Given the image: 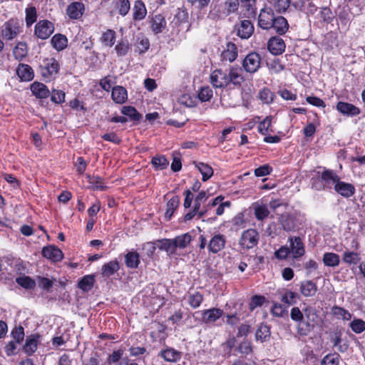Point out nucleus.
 <instances>
[{
	"label": "nucleus",
	"mask_w": 365,
	"mask_h": 365,
	"mask_svg": "<svg viewBox=\"0 0 365 365\" xmlns=\"http://www.w3.org/2000/svg\"><path fill=\"white\" fill-rule=\"evenodd\" d=\"M244 81L242 69L237 67H231L228 70H215L210 75L212 85L218 88H225L230 83L240 86Z\"/></svg>",
	"instance_id": "obj_1"
},
{
	"label": "nucleus",
	"mask_w": 365,
	"mask_h": 365,
	"mask_svg": "<svg viewBox=\"0 0 365 365\" xmlns=\"http://www.w3.org/2000/svg\"><path fill=\"white\" fill-rule=\"evenodd\" d=\"M23 32V23L18 19H11L1 26V36L6 40H13Z\"/></svg>",
	"instance_id": "obj_2"
},
{
	"label": "nucleus",
	"mask_w": 365,
	"mask_h": 365,
	"mask_svg": "<svg viewBox=\"0 0 365 365\" xmlns=\"http://www.w3.org/2000/svg\"><path fill=\"white\" fill-rule=\"evenodd\" d=\"M59 71V64L53 58H46L40 66V72L46 81H51L54 78Z\"/></svg>",
	"instance_id": "obj_3"
},
{
	"label": "nucleus",
	"mask_w": 365,
	"mask_h": 365,
	"mask_svg": "<svg viewBox=\"0 0 365 365\" xmlns=\"http://www.w3.org/2000/svg\"><path fill=\"white\" fill-rule=\"evenodd\" d=\"M261 60V57L257 53H250L245 56L242 62V67L246 72L254 73L260 68Z\"/></svg>",
	"instance_id": "obj_4"
},
{
	"label": "nucleus",
	"mask_w": 365,
	"mask_h": 365,
	"mask_svg": "<svg viewBox=\"0 0 365 365\" xmlns=\"http://www.w3.org/2000/svg\"><path fill=\"white\" fill-rule=\"evenodd\" d=\"M259 240V235L254 229L244 231L239 241L240 245L244 249H251L257 245Z\"/></svg>",
	"instance_id": "obj_5"
},
{
	"label": "nucleus",
	"mask_w": 365,
	"mask_h": 365,
	"mask_svg": "<svg viewBox=\"0 0 365 365\" xmlns=\"http://www.w3.org/2000/svg\"><path fill=\"white\" fill-rule=\"evenodd\" d=\"M53 31L54 26L48 20L39 21L34 28V35L41 39L48 38Z\"/></svg>",
	"instance_id": "obj_6"
},
{
	"label": "nucleus",
	"mask_w": 365,
	"mask_h": 365,
	"mask_svg": "<svg viewBox=\"0 0 365 365\" xmlns=\"http://www.w3.org/2000/svg\"><path fill=\"white\" fill-rule=\"evenodd\" d=\"M289 248L294 259L299 258L305 254V246L302 239L298 236L288 238Z\"/></svg>",
	"instance_id": "obj_7"
},
{
	"label": "nucleus",
	"mask_w": 365,
	"mask_h": 365,
	"mask_svg": "<svg viewBox=\"0 0 365 365\" xmlns=\"http://www.w3.org/2000/svg\"><path fill=\"white\" fill-rule=\"evenodd\" d=\"M225 244L226 237L224 235L215 234L207 245L208 251L210 253L217 254L225 248Z\"/></svg>",
	"instance_id": "obj_8"
},
{
	"label": "nucleus",
	"mask_w": 365,
	"mask_h": 365,
	"mask_svg": "<svg viewBox=\"0 0 365 365\" xmlns=\"http://www.w3.org/2000/svg\"><path fill=\"white\" fill-rule=\"evenodd\" d=\"M339 179V175L331 170H325L321 174V182H322L325 190L334 189Z\"/></svg>",
	"instance_id": "obj_9"
},
{
	"label": "nucleus",
	"mask_w": 365,
	"mask_h": 365,
	"mask_svg": "<svg viewBox=\"0 0 365 365\" xmlns=\"http://www.w3.org/2000/svg\"><path fill=\"white\" fill-rule=\"evenodd\" d=\"M318 315L315 308L307 306L304 308V322L303 324L306 326L307 331H310L314 325L317 323Z\"/></svg>",
	"instance_id": "obj_10"
},
{
	"label": "nucleus",
	"mask_w": 365,
	"mask_h": 365,
	"mask_svg": "<svg viewBox=\"0 0 365 365\" xmlns=\"http://www.w3.org/2000/svg\"><path fill=\"white\" fill-rule=\"evenodd\" d=\"M274 14L271 10L263 9L258 17V24L263 29H269L273 26Z\"/></svg>",
	"instance_id": "obj_11"
},
{
	"label": "nucleus",
	"mask_w": 365,
	"mask_h": 365,
	"mask_svg": "<svg viewBox=\"0 0 365 365\" xmlns=\"http://www.w3.org/2000/svg\"><path fill=\"white\" fill-rule=\"evenodd\" d=\"M223 314V311L218 308H212L202 312V321L207 324L215 323Z\"/></svg>",
	"instance_id": "obj_12"
},
{
	"label": "nucleus",
	"mask_w": 365,
	"mask_h": 365,
	"mask_svg": "<svg viewBox=\"0 0 365 365\" xmlns=\"http://www.w3.org/2000/svg\"><path fill=\"white\" fill-rule=\"evenodd\" d=\"M334 190L344 197L349 198L355 193V187L351 183L339 180L334 187Z\"/></svg>",
	"instance_id": "obj_13"
},
{
	"label": "nucleus",
	"mask_w": 365,
	"mask_h": 365,
	"mask_svg": "<svg viewBox=\"0 0 365 365\" xmlns=\"http://www.w3.org/2000/svg\"><path fill=\"white\" fill-rule=\"evenodd\" d=\"M42 255L44 257L53 262H59L63 257L62 251L53 245L44 247L42 250Z\"/></svg>",
	"instance_id": "obj_14"
},
{
	"label": "nucleus",
	"mask_w": 365,
	"mask_h": 365,
	"mask_svg": "<svg viewBox=\"0 0 365 365\" xmlns=\"http://www.w3.org/2000/svg\"><path fill=\"white\" fill-rule=\"evenodd\" d=\"M150 27L155 34L162 33L166 28L167 22L162 14H157L152 17L150 20Z\"/></svg>",
	"instance_id": "obj_15"
},
{
	"label": "nucleus",
	"mask_w": 365,
	"mask_h": 365,
	"mask_svg": "<svg viewBox=\"0 0 365 365\" xmlns=\"http://www.w3.org/2000/svg\"><path fill=\"white\" fill-rule=\"evenodd\" d=\"M267 47L270 53L274 55H279L284 51L285 44L281 38L272 37L269 40Z\"/></svg>",
	"instance_id": "obj_16"
},
{
	"label": "nucleus",
	"mask_w": 365,
	"mask_h": 365,
	"mask_svg": "<svg viewBox=\"0 0 365 365\" xmlns=\"http://www.w3.org/2000/svg\"><path fill=\"white\" fill-rule=\"evenodd\" d=\"M299 292L305 297H313L317 292V286L312 280H304L299 284Z\"/></svg>",
	"instance_id": "obj_17"
},
{
	"label": "nucleus",
	"mask_w": 365,
	"mask_h": 365,
	"mask_svg": "<svg viewBox=\"0 0 365 365\" xmlns=\"http://www.w3.org/2000/svg\"><path fill=\"white\" fill-rule=\"evenodd\" d=\"M16 74L22 81H30L34 77L33 68L24 63H20L16 68Z\"/></svg>",
	"instance_id": "obj_18"
},
{
	"label": "nucleus",
	"mask_w": 365,
	"mask_h": 365,
	"mask_svg": "<svg viewBox=\"0 0 365 365\" xmlns=\"http://www.w3.org/2000/svg\"><path fill=\"white\" fill-rule=\"evenodd\" d=\"M84 9L83 3L75 1L68 5L66 13L70 19H78L83 15Z\"/></svg>",
	"instance_id": "obj_19"
},
{
	"label": "nucleus",
	"mask_w": 365,
	"mask_h": 365,
	"mask_svg": "<svg viewBox=\"0 0 365 365\" xmlns=\"http://www.w3.org/2000/svg\"><path fill=\"white\" fill-rule=\"evenodd\" d=\"M32 93L38 98H46L50 94L47 86L42 83L35 81L31 85Z\"/></svg>",
	"instance_id": "obj_20"
},
{
	"label": "nucleus",
	"mask_w": 365,
	"mask_h": 365,
	"mask_svg": "<svg viewBox=\"0 0 365 365\" xmlns=\"http://www.w3.org/2000/svg\"><path fill=\"white\" fill-rule=\"evenodd\" d=\"M111 98L115 103H124L128 99L126 89L120 86L113 87L111 92Z\"/></svg>",
	"instance_id": "obj_21"
},
{
	"label": "nucleus",
	"mask_w": 365,
	"mask_h": 365,
	"mask_svg": "<svg viewBox=\"0 0 365 365\" xmlns=\"http://www.w3.org/2000/svg\"><path fill=\"white\" fill-rule=\"evenodd\" d=\"M336 109L341 113L350 116H355L360 113L359 108L353 104L345 102H339L336 105Z\"/></svg>",
	"instance_id": "obj_22"
},
{
	"label": "nucleus",
	"mask_w": 365,
	"mask_h": 365,
	"mask_svg": "<svg viewBox=\"0 0 365 365\" xmlns=\"http://www.w3.org/2000/svg\"><path fill=\"white\" fill-rule=\"evenodd\" d=\"M147 9L142 0H137L134 3L133 9V18L135 21H141L145 18Z\"/></svg>",
	"instance_id": "obj_23"
},
{
	"label": "nucleus",
	"mask_w": 365,
	"mask_h": 365,
	"mask_svg": "<svg viewBox=\"0 0 365 365\" xmlns=\"http://www.w3.org/2000/svg\"><path fill=\"white\" fill-rule=\"evenodd\" d=\"M254 31V26L249 20H243L237 30V34L241 38H248Z\"/></svg>",
	"instance_id": "obj_24"
},
{
	"label": "nucleus",
	"mask_w": 365,
	"mask_h": 365,
	"mask_svg": "<svg viewBox=\"0 0 365 365\" xmlns=\"http://www.w3.org/2000/svg\"><path fill=\"white\" fill-rule=\"evenodd\" d=\"M222 58L223 61L229 62L234 61L237 57V48L233 43H228L226 49L222 52Z\"/></svg>",
	"instance_id": "obj_25"
},
{
	"label": "nucleus",
	"mask_w": 365,
	"mask_h": 365,
	"mask_svg": "<svg viewBox=\"0 0 365 365\" xmlns=\"http://www.w3.org/2000/svg\"><path fill=\"white\" fill-rule=\"evenodd\" d=\"M38 335H31L26 339L24 351L28 355L33 354L37 349Z\"/></svg>",
	"instance_id": "obj_26"
},
{
	"label": "nucleus",
	"mask_w": 365,
	"mask_h": 365,
	"mask_svg": "<svg viewBox=\"0 0 365 365\" xmlns=\"http://www.w3.org/2000/svg\"><path fill=\"white\" fill-rule=\"evenodd\" d=\"M194 164L201 173L202 181H207L213 175V169L208 164L202 162H194Z\"/></svg>",
	"instance_id": "obj_27"
},
{
	"label": "nucleus",
	"mask_w": 365,
	"mask_h": 365,
	"mask_svg": "<svg viewBox=\"0 0 365 365\" xmlns=\"http://www.w3.org/2000/svg\"><path fill=\"white\" fill-rule=\"evenodd\" d=\"M275 31L279 34H283L287 32L289 28L287 21L283 16H277L274 19L273 26H272Z\"/></svg>",
	"instance_id": "obj_28"
},
{
	"label": "nucleus",
	"mask_w": 365,
	"mask_h": 365,
	"mask_svg": "<svg viewBox=\"0 0 365 365\" xmlns=\"http://www.w3.org/2000/svg\"><path fill=\"white\" fill-rule=\"evenodd\" d=\"M180 204V197L174 196L167 202V208L165 213V217L167 220H170L172 217L175 210L178 208Z\"/></svg>",
	"instance_id": "obj_29"
},
{
	"label": "nucleus",
	"mask_w": 365,
	"mask_h": 365,
	"mask_svg": "<svg viewBox=\"0 0 365 365\" xmlns=\"http://www.w3.org/2000/svg\"><path fill=\"white\" fill-rule=\"evenodd\" d=\"M125 264L131 269L137 268L140 264V256L137 252H128L125 256Z\"/></svg>",
	"instance_id": "obj_30"
},
{
	"label": "nucleus",
	"mask_w": 365,
	"mask_h": 365,
	"mask_svg": "<svg viewBox=\"0 0 365 365\" xmlns=\"http://www.w3.org/2000/svg\"><path fill=\"white\" fill-rule=\"evenodd\" d=\"M175 248L184 249L188 246L192 241V236L187 232L175 237L174 239Z\"/></svg>",
	"instance_id": "obj_31"
},
{
	"label": "nucleus",
	"mask_w": 365,
	"mask_h": 365,
	"mask_svg": "<svg viewBox=\"0 0 365 365\" xmlns=\"http://www.w3.org/2000/svg\"><path fill=\"white\" fill-rule=\"evenodd\" d=\"M67 43L68 39L63 34H56L51 38V44L57 51L63 50L67 46Z\"/></svg>",
	"instance_id": "obj_32"
},
{
	"label": "nucleus",
	"mask_w": 365,
	"mask_h": 365,
	"mask_svg": "<svg viewBox=\"0 0 365 365\" xmlns=\"http://www.w3.org/2000/svg\"><path fill=\"white\" fill-rule=\"evenodd\" d=\"M120 269L119 263L117 260H112L105 264L102 267V274L105 277H110L113 275Z\"/></svg>",
	"instance_id": "obj_33"
},
{
	"label": "nucleus",
	"mask_w": 365,
	"mask_h": 365,
	"mask_svg": "<svg viewBox=\"0 0 365 365\" xmlns=\"http://www.w3.org/2000/svg\"><path fill=\"white\" fill-rule=\"evenodd\" d=\"M115 38L116 34L115 31L108 29L102 34V36L101 37V41L104 46L112 47L115 42Z\"/></svg>",
	"instance_id": "obj_34"
},
{
	"label": "nucleus",
	"mask_w": 365,
	"mask_h": 365,
	"mask_svg": "<svg viewBox=\"0 0 365 365\" xmlns=\"http://www.w3.org/2000/svg\"><path fill=\"white\" fill-rule=\"evenodd\" d=\"M160 356L165 361L169 362H175L180 358V352L175 351L174 349L169 348L163 350L160 352Z\"/></svg>",
	"instance_id": "obj_35"
},
{
	"label": "nucleus",
	"mask_w": 365,
	"mask_h": 365,
	"mask_svg": "<svg viewBox=\"0 0 365 365\" xmlns=\"http://www.w3.org/2000/svg\"><path fill=\"white\" fill-rule=\"evenodd\" d=\"M178 102L188 108L195 107L197 103L195 96L189 93H183L178 98Z\"/></svg>",
	"instance_id": "obj_36"
},
{
	"label": "nucleus",
	"mask_w": 365,
	"mask_h": 365,
	"mask_svg": "<svg viewBox=\"0 0 365 365\" xmlns=\"http://www.w3.org/2000/svg\"><path fill=\"white\" fill-rule=\"evenodd\" d=\"M323 262L327 267H336L339 264V256L334 252H326L323 256Z\"/></svg>",
	"instance_id": "obj_37"
},
{
	"label": "nucleus",
	"mask_w": 365,
	"mask_h": 365,
	"mask_svg": "<svg viewBox=\"0 0 365 365\" xmlns=\"http://www.w3.org/2000/svg\"><path fill=\"white\" fill-rule=\"evenodd\" d=\"M254 213L258 220H263L268 217L269 211L266 205L256 203L254 205Z\"/></svg>",
	"instance_id": "obj_38"
},
{
	"label": "nucleus",
	"mask_w": 365,
	"mask_h": 365,
	"mask_svg": "<svg viewBox=\"0 0 365 365\" xmlns=\"http://www.w3.org/2000/svg\"><path fill=\"white\" fill-rule=\"evenodd\" d=\"M27 45L24 42H19L13 50V54L16 59L22 60L27 56Z\"/></svg>",
	"instance_id": "obj_39"
},
{
	"label": "nucleus",
	"mask_w": 365,
	"mask_h": 365,
	"mask_svg": "<svg viewBox=\"0 0 365 365\" xmlns=\"http://www.w3.org/2000/svg\"><path fill=\"white\" fill-rule=\"evenodd\" d=\"M130 44L127 40L119 41L115 46L118 56H125L130 50Z\"/></svg>",
	"instance_id": "obj_40"
},
{
	"label": "nucleus",
	"mask_w": 365,
	"mask_h": 365,
	"mask_svg": "<svg viewBox=\"0 0 365 365\" xmlns=\"http://www.w3.org/2000/svg\"><path fill=\"white\" fill-rule=\"evenodd\" d=\"M158 242L160 250L167 252L170 255H173L175 252L176 248L173 239H163L159 240Z\"/></svg>",
	"instance_id": "obj_41"
},
{
	"label": "nucleus",
	"mask_w": 365,
	"mask_h": 365,
	"mask_svg": "<svg viewBox=\"0 0 365 365\" xmlns=\"http://www.w3.org/2000/svg\"><path fill=\"white\" fill-rule=\"evenodd\" d=\"M94 282L93 275H86L78 282V287L84 292H88L93 288Z\"/></svg>",
	"instance_id": "obj_42"
},
{
	"label": "nucleus",
	"mask_w": 365,
	"mask_h": 365,
	"mask_svg": "<svg viewBox=\"0 0 365 365\" xmlns=\"http://www.w3.org/2000/svg\"><path fill=\"white\" fill-rule=\"evenodd\" d=\"M333 346L336 347L338 351L344 353L348 349V344L346 342L343 343V340L341 339V334L340 333H336L331 339Z\"/></svg>",
	"instance_id": "obj_43"
},
{
	"label": "nucleus",
	"mask_w": 365,
	"mask_h": 365,
	"mask_svg": "<svg viewBox=\"0 0 365 365\" xmlns=\"http://www.w3.org/2000/svg\"><path fill=\"white\" fill-rule=\"evenodd\" d=\"M331 314L338 319H341L346 321L350 320L352 317L351 314L349 311L337 306L332 307Z\"/></svg>",
	"instance_id": "obj_44"
},
{
	"label": "nucleus",
	"mask_w": 365,
	"mask_h": 365,
	"mask_svg": "<svg viewBox=\"0 0 365 365\" xmlns=\"http://www.w3.org/2000/svg\"><path fill=\"white\" fill-rule=\"evenodd\" d=\"M187 301L193 309H196L199 307L202 302L203 297L200 292H195L189 294Z\"/></svg>",
	"instance_id": "obj_45"
},
{
	"label": "nucleus",
	"mask_w": 365,
	"mask_h": 365,
	"mask_svg": "<svg viewBox=\"0 0 365 365\" xmlns=\"http://www.w3.org/2000/svg\"><path fill=\"white\" fill-rule=\"evenodd\" d=\"M135 51L139 53H143L147 51L150 47V42L148 38L145 37L137 38L135 43Z\"/></svg>",
	"instance_id": "obj_46"
},
{
	"label": "nucleus",
	"mask_w": 365,
	"mask_h": 365,
	"mask_svg": "<svg viewBox=\"0 0 365 365\" xmlns=\"http://www.w3.org/2000/svg\"><path fill=\"white\" fill-rule=\"evenodd\" d=\"M316 17L320 22L329 23L333 19V15L329 8L324 7L320 9Z\"/></svg>",
	"instance_id": "obj_47"
},
{
	"label": "nucleus",
	"mask_w": 365,
	"mask_h": 365,
	"mask_svg": "<svg viewBox=\"0 0 365 365\" xmlns=\"http://www.w3.org/2000/svg\"><path fill=\"white\" fill-rule=\"evenodd\" d=\"M151 163L158 170H164L169 165V161L165 156H155L152 158Z\"/></svg>",
	"instance_id": "obj_48"
},
{
	"label": "nucleus",
	"mask_w": 365,
	"mask_h": 365,
	"mask_svg": "<svg viewBox=\"0 0 365 365\" xmlns=\"http://www.w3.org/2000/svg\"><path fill=\"white\" fill-rule=\"evenodd\" d=\"M272 125V117L267 116L263 120H262L258 125V131L262 135H266L269 131H272L270 129Z\"/></svg>",
	"instance_id": "obj_49"
},
{
	"label": "nucleus",
	"mask_w": 365,
	"mask_h": 365,
	"mask_svg": "<svg viewBox=\"0 0 365 365\" xmlns=\"http://www.w3.org/2000/svg\"><path fill=\"white\" fill-rule=\"evenodd\" d=\"M279 221L285 231H291L295 227L293 218L288 215H282Z\"/></svg>",
	"instance_id": "obj_50"
},
{
	"label": "nucleus",
	"mask_w": 365,
	"mask_h": 365,
	"mask_svg": "<svg viewBox=\"0 0 365 365\" xmlns=\"http://www.w3.org/2000/svg\"><path fill=\"white\" fill-rule=\"evenodd\" d=\"M340 356L337 353L328 354L322 359L321 365H339Z\"/></svg>",
	"instance_id": "obj_51"
},
{
	"label": "nucleus",
	"mask_w": 365,
	"mask_h": 365,
	"mask_svg": "<svg viewBox=\"0 0 365 365\" xmlns=\"http://www.w3.org/2000/svg\"><path fill=\"white\" fill-rule=\"evenodd\" d=\"M16 282L22 287L31 289H34L36 286V283L34 280L30 278L28 276L19 277L16 279Z\"/></svg>",
	"instance_id": "obj_52"
},
{
	"label": "nucleus",
	"mask_w": 365,
	"mask_h": 365,
	"mask_svg": "<svg viewBox=\"0 0 365 365\" xmlns=\"http://www.w3.org/2000/svg\"><path fill=\"white\" fill-rule=\"evenodd\" d=\"M239 7L238 0H228L225 3L222 15L227 16L231 13L236 11Z\"/></svg>",
	"instance_id": "obj_53"
},
{
	"label": "nucleus",
	"mask_w": 365,
	"mask_h": 365,
	"mask_svg": "<svg viewBox=\"0 0 365 365\" xmlns=\"http://www.w3.org/2000/svg\"><path fill=\"white\" fill-rule=\"evenodd\" d=\"M37 19L36 9L34 6L26 9V24L28 27L31 26Z\"/></svg>",
	"instance_id": "obj_54"
},
{
	"label": "nucleus",
	"mask_w": 365,
	"mask_h": 365,
	"mask_svg": "<svg viewBox=\"0 0 365 365\" xmlns=\"http://www.w3.org/2000/svg\"><path fill=\"white\" fill-rule=\"evenodd\" d=\"M213 96L212 90L209 87H203L200 89L197 95V101L200 100L202 102H206L210 100Z\"/></svg>",
	"instance_id": "obj_55"
},
{
	"label": "nucleus",
	"mask_w": 365,
	"mask_h": 365,
	"mask_svg": "<svg viewBox=\"0 0 365 365\" xmlns=\"http://www.w3.org/2000/svg\"><path fill=\"white\" fill-rule=\"evenodd\" d=\"M342 259L344 262L354 264H356L360 260L359 255L356 252L349 251L344 252Z\"/></svg>",
	"instance_id": "obj_56"
},
{
	"label": "nucleus",
	"mask_w": 365,
	"mask_h": 365,
	"mask_svg": "<svg viewBox=\"0 0 365 365\" xmlns=\"http://www.w3.org/2000/svg\"><path fill=\"white\" fill-rule=\"evenodd\" d=\"M290 317L293 321L297 322L299 325L303 324L304 309H302V311H301L299 307H293L291 309Z\"/></svg>",
	"instance_id": "obj_57"
},
{
	"label": "nucleus",
	"mask_w": 365,
	"mask_h": 365,
	"mask_svg": "<svg viewBox=\"0 0 365 365\" xmlns=\"http://www.w3.org/2000/svg\"><path fill=\"white\" fill-rule=\"evenodd\" d=\"M351 330L356 334H360L365 331V322L361 319H354L350 323Z\"/></svg>",
	"instance_id": "obj_58"
},
{
	"label": "nucleus",
	"mask_w": 365,
	"mask_h": 365,
	"mask_svg": "<svg viewBox=\"0 0 365 365\" xmlns=\"http://www.w3.org/2000/svg\"><path fill=\"white\" fill-rule=\"evenodd\" d=\"M298 297L297 294L291 290H287L282 296L281 301L288 305L295 303V299Z\"/></svg>",
	"instance_id": "obj_59"
},
{
	"label": "nucleus",
	"mask_w": 365,
	"mask_h": 365,
	"mask_svg": "<svg viewBox=\"0 0 365 365\" xmlns=\"http://www.w3.org/2000/svg\"><path fill=\"white\" fill-rule=\"evenodd\" d=\"M121 113L125 115L129 116L133 120H138L140 118V114L132 106H123L121 109Z\"/></svg>",
	"instance_id": "obj_60"
},
{
	"label": "nucleus",
	"mask_w": 365,
	"mask_h": 365,
	"mask_svg": "<svg viewBox=\"0 0 365 365\" xmlns=\"http://www.w3.org/2000/svg\"><path fill=\"white\" fill-rule=\"evenodd\" d=\"M24 329L21 326L15 327L11 331V336L16 343L20 344L24 339Z\"/></svg>",
	"instance_id": "obj_61"
},
{
	"label": "nucleus",
	"mask_w": 365,
	"mask_h": 365,
	"mask_svg": "<svg viewBox=\"0 0 365 365\" xmlns=\"http://www.w3.org/2000/svg\"><path fill=\"white\" fill-rule=\"evenodd\" d=\"M265 302V297L261 295H255L252 297L249 304L250 310H254L257 307H261Z\"/></svg>",
	"instance_id": "obj_62"
},
{
	"label": "nucleus",
	"mask_w": 365,
	"mask_h": 365,
	"mask_svg": "<svg viewBox=\"0 0 365 365\" xmlns=\"http://www.w3.org/2000/svg\"><path fill=\"white\" fill-rule=\"evenodd\" d=\"M273 93L269 88H263L259 93V98L265 103H269L273 101Z\"/></svg>",
	"instance_id": "obj_63"
},
{
	"label": "nucleus",
	"mask_w": 365,
	"mask_h": 365,
	"mask_svg": "<svg viewBox=\"0 0 365 365\" xmlns=\"http://www.w3.org/2000/svg\"><path fill=\"white\" fill-rule=\"evenodd\" d=\"M270 331L269 327L266 325L260 326L256 331V339L264 341L269 336Z\"/></svg>",
	"instance_id": "obj_64"
}]
</instances>
